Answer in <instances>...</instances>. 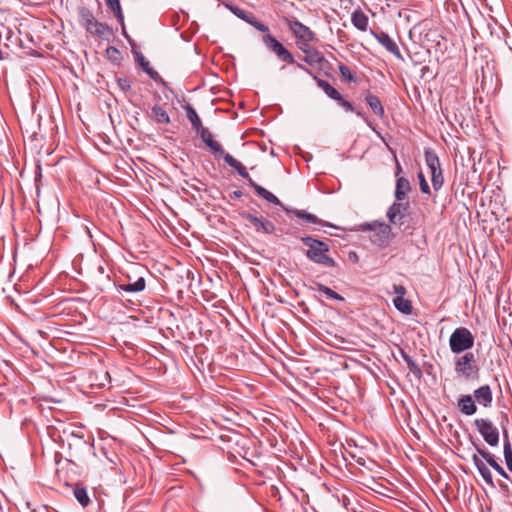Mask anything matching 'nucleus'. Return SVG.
Listing matches in <instances>:
<instances>
[{
    "instance_id": "412c9836",
    "label": "nucleus",
    "mask_w": 512,
    "mask_h": 512,
    "mask_svg": "<svg viewBox=\"0 0 512 512\" xmlns=\"http://www.w3.org/2000/svg\"><path fill=\"white\" fill-rule=\"evenodd\" d=\"M146 281L144 277H139L134 283L119 284L118 288L128 293L140 292L145 289Z\"/></svg>"
},
{
    "instance_id": "8fccbe9b",
    "label": "nucleus",
    "mask_w": 512,
    "mask_h": 512,
    "mask_svg": "<svg viewBox=\"0 0 512 512\" xmlns=\"http://www.w3.org/2000/svg\"><path fill=\"white\" fill-rule=\"evenodd\" d=\"M494 470L497 471L502 477L508 478V475L506 474L504 469L500 466V464Z\"/></svg>"
},
{
    "instance_id": "39448f33",
    "label": "nucleus",
    "mask_w": 512,
    "mask_h": 512,
    "mask_svg": "<svg viewBox=\"0 0 512 512\" xmlns=\"http://www.w3.org/2000/svg\"><path fill=\"white\" fill-rule=\"evenodd\" d=\"M474 425L478 432L481 434L485 442L492 446L499 444V430L489 419L477 418L474 420Z\"/></svg>"
},
{
    "instance_id": "f03ea898",
    "label": "nucleus",
    "mask_w": 512,
    "mask_h": 512,
    "mask_svg": "<svg viewBox=\"0 0 512 512\" xmlns=\"http://www.w3.org/2000/svg\"><path fill=\"white\" fill-rule=\"evenodd\" d=\"M224 161L232 168H234L237 173L244 179L247 180L248 184L254 189V191L256 192V194L265 199L266 201H268L269 203H273L275 205H280L282 206V203L281 201L273 194L271 193L270 191H268L267 189H265L264 187L260 186L259 184H257L249 175V173L247 172L245 166L240 163L239 161H237L232 155L230 154H226L225 157H224Z\"/></svg>"
},
{
    "instance_id": "bb28decb",
    "label": "nucleus",
    "mask_w": 512,
    "mask_h": 512,
    "mask_svg": "<svg viewBox=\"0 0 512 512\" xmlns=\"http://www.w3.org/2000/svg\"><path fill=\"white\" fill-rule=\"evenodd\" d=\"M504 439H505L504 447H503L504 459H505L507 468L510 471H512V448H511L510 441L508 439V433H507L506 429L504 430Z\"/></svg>"
},
{
    "instance_id": "a19ab883",
    "label": "nucleus",
    "mask_w": 512,
    "mask_h": 512,
    "mask_svg": "<svg viewBox=\"0 0 512 512\" xmlns=\"http://www.w3.org/2000/svg\"><path fill=\"white\" fill-rule=\"evenodd\" d=\"M252 26L258 31L263 32L264 34L269 33V27L264 23L258 21L257 19L254 20Z\"/></svg>"
},
{
    "instance_id": "c85d7f7f",
    "label": "nucleus",
    "mask_w": 512,
    "mask_h": 512,
    "mask_svg": "<svg viewBox=\"0 0 512 512\" xmlns=\"http://www.w3.org/2000/svg\"><path fill=\"white\" fill-rule=\"evenodd\" d=\"M393 304L397 310L404 314H410L412 312V304L409 300L403 297H395L393 299Z\"/></svg>"
},
{
    "instance_id": "a211bd4d",
    "label": "nucleus",
    "mask_w": 512,
    "mask_h": 512,
    "mask_svg": "<svg viewBox=\"0 0 512 512\" xmlns=\"http://www.w3.org/2000/svg\"><path fill=\"white\" fill-rule=\"evenodd\" d=\"M313 78L318 87H320L329 98L339 100L341 94L329 82L318 78L316 75H313Z\"/></svg>"
},
{
    "instance_id": "f257e3e1",
    "label": "nucleus",
    "mask_w": 512,
    "mask_h": 512,
    "mask_svg": "<svg viewBox=\"0 0 512 512\" xmlns=\"http://www.w3.org/2000/svg\"><path fill=\"white\" fill-rule=\"evenodd\" d=\"M301 241L308 247L305 255L308 259L324 267H335L336 262L328 255L329 245L311 236L302 237Z\"/></svg>"
},
{
    "instance_id": "2eb2a0df",
    "label": "nucleus",
    "mask_w": 512,
    "mask_h": 512,
    "mask_svg": "<svg viewBox=\"0 0 512 512\" xmlns=\"http://www.w3.org/2000/svg\"><path fill=\"white\" fill-rule=\"evenodd\" d=\"M472 461H473L475 467L477 468L479 474L484 479V481L487 484L493 486L492 473L489 470V468L487 467V465L480 459V457L477 454H474L472 456Z\"/></svg>"
},
{
    "instance_id": "ea45409f",
    "label": "nucleus",
    "mask_w": 512,
    "mask_h": 512,
    "mask_svg": "<svg viewBox=\"0 0 512 512\" xmlns=\"http://www.w3.org/2000/svg\"><path fill=\"white\" fill-rule=\"evenodd\" d=\"M341 107H343L346 111L354 112V106L347 100H345L342 95H340L339 100H335Z\"/></svg>"
},
{
    "instance_id": "7c9ffc66",
    "label": "nucleus",
    "mask_w": 512,
    "mask_h": 512,
    "mask_svg": "<svg viewBox=\"0 0 512 512\" xmlns=\"http://www.w3.org/2000/svg\"><path fill=\"white\" fill-rule=\"evenodd\" d=\"M106 5L109 9H111L117 18V20L123 25L124 23V16L122 13L121 5L119 0H105Z\"/></svg>"
},
{
    "instance_id": "aec40b11",
    "label": "nucleus",
    "mask_w": 512,
    "mask_h": 512,
    "mask_svg": "<svg viewBox=\"0 0 512 512\" xmlns=\"http://www.w3.org/2000/svg\"><path fill=\"white\" fill-rule=\"evenodd\" d=\"M368 17L360 10H355L351 16V22L360 31H366L368 27Z\"/></svg>"
},
{
    "instance_id": "09e8293b",
    "label": "nucleus",
    "mask_w": 512,
    "mask_h": 512,
    "mask_svg": "<svg viewBox=\"0 0 512 512\" xmlns=\"http://www.w3.org/2000/svg\"><path fill=\"white\" fill-rule=\"evenodd\" d=\"M294 64L297 66V68H299L300 70H302V71L306 72V73H307V74H309L310 76H312V77H313V75H315V74H314L310 69H308L307 67H305L303 64L298 63V62H295Z\"/></svg>"
},
{
    "instance_id": "7ed1b4c3",
    "label": "nucleus",
    "mask_w": 512,
    "mask_h": 512,
    "mask_svg": "<svg viewBox=\"0 0 512 512\" xmlns=\"http://www.w3.org/2000/svg\"><path fill=\"white\" fill-rule=\"evenodd\" d=\"M455 372L465 380H479L480 368L476 357L472 352H466L464 355L455 359Z\"/></svg>"
},
{
    "instance_id": "6e6552de",
    "label": "nucleus",
    "mask_w": 512,
    "mask_h": 512,
    "mask_svg": "<svg viewBox=\"0 0 512 512\" xmlns=\"http://www.w3.org/2000/svg\"><path fill=\"white\" fill-rule=\"evenodd\" d=\"M363 229H368V230H376L377 229V233L375 234L376 238L373 241L381 247L387 246L391 240V237H392L391 228L387 224H384V223L365 224V225H363Z\"/></svg>"
},
{
    "instance_id": "de8ad7c7",
    "label": "nucleus",
    "mask_w": 512,
    "mask_h": 512,
    "mask_svg": "<svg viewBox=\"0 0 512 512\" xmlns=\"http://www.w3.org/2000/svg\"><path fill=\"white\" fill-rule=\"evenodd\" d=\"M255 19H256L255 16L250 12H247L245 14L244 18H242V20L249 23L250 25H252V23L254 22Z\"/></svg>"
},
{
    "instance_id": "9d476101",
    "label": "nucleus",
    "mask_w": 512,
    "mask_h": 512,
    "mask_svg": "<svg viewBox=\"0 0 512 512\" xmlns=\"http://www.w3.org/2000/svg\"><path fill=\"white\" fill-rule=\"evenodd\" d=\"M243 218L246 219L257 232L271 234L275 231V225L263 217H257L250 213H244Z\"/></svg>"
},
{
    "instance_id": "f8f14e48",
    "label": "nucleus",
    "mask_w": 512,
    "mask_h": 512,
    "mask_svg": "<svg viewBox=\"0 0 512 512\" xmlns=\"http://www.w3.org/2000/svg\"><path fill=\"white\" fill-rule=\"evenodd\" d=\"M473 396L475 400L483 407H491L493 401V393L489 385H483L474 390Z\"/></svg>"
},
{
    "instance_id": "9b49d317",
    "label": "nucleus",
    "mask_w": 512,
    "mask_h": 512,
    "mask_svg": "<svg viewBox=\"0 0 512 512\" xmlns=\"http://www.w3.org/2000/svg\"><path fill=\"white\" fill-rule=\"evenodd\" d=\"M202 141L213 151V153L218 154L225 157L227 153H225L222 146L213 139L212 133L205 127H202L197 131Z\"/></svg>"
},
{
    "instance_id": "f3484780",
    "label": "nucleus",
    "mask_w": 512,
    "mask_h": 512,
    "mask_svg": "<svg viewBox=\"0 0 512 512\" xmlns=\"http://www.w3.org/2000/svg\"><path fill=\"white\" fill-rule=\"evenodd\" d=\"M365 102L376 116L380 118L384 116L385 111L383 105L377 96L367 93L365 96Z\"/></svg>"
},
{
    "instance_id": "dca6fc26",
    "label": "nucleus",
    "mask_w": 512,
    "mask_h": 512,
    "mask_svg": "<svg viewBox=\"0 0 512 512\" xmlns=\"http://www.w3.org/2000/svg\"><path fill=\"white\" fill-rule=\"evenodd\" d=\"M411 186L408 179L405 177H398L396 180L395 187V198L397 201H403L406 198L407 193L410 191Z\"/></svg>"
},
{
    "instance_id": "4c0bfd02",
    "label": "nucleus",
    "mask_w": 512,
    "mask_h": 512,
    "mask_svg": "<svg viewBox=\"0 0 512 512\" xmlns=\"http://www.w3.org/2000/svg\"><path fill=\"white\" fill-rule=\"evenodd\" d=\"M145 72L149 75V77L157 83L165 84L163 78L159 75L157 71H155L152 67H145Z\"/></svg>"
},
{
    "instance_id": "a18cd8bd",
    "label": "nucleus",
    "mask_w": 512,
    "mask_h": 512,
    "mask_svg": "<svg viewBox=\"0 0 512 512\" xmlns=\"http://www.w3.org/2000/svg\"><path fill=\"white\" fill-rule=\"evenodd\" d=\"M138 64L142 67V69L145 71V67H150L149 62L145 59V57L140 54L137 57Z\"/></svg>"
},
{
    "instance_id": "393cba45",
    "label": "nucleus",
    "mask_w": 512,
    "mask_h": 512,
    "mask_svg": "<svg viewBox=\"0 0 512 512\" xmlns=\"http://www.w3.org/2000/svg\"><path fill=\"white\" fill-rule=\"evenodd\" d=\"M273 53L283 62L288 64L295 63L294 56L289 52L282 43H279Z\"/></svg>"
},
{
    "instance_id": "3c124183",
    "label": "nucleus",
    "mask_w": 512,
    "mask_h": 512,
    "mask_svg": "<svg viewBox=\"0 0 512 512\" xmlns=\"http://www.w3.org/2000/svg\"><path fill=\"white\" fill-rule=\"evenodd\" d=\"M402 172V167L398 160L396 159V167H395V175L398 177L399 174Z\"/></svg>"
},
{
    "instance_id": "1a4fd4ad",
    "label": "nucleus",
    "mask_w": 512,
    "mask_h": 512,
    "mask_svg": "<svg viewBox=\"0 0 512 512\" xmlns=\"http://www.w3.org/2000/svg\"><path fill=\"white\" fill-rule=\"evenodd\" d=\"M408 209V204L395 202L393 203L388 211L387 217L389 221L396 226H402L404 224V219L406 217V212Z\"/></svg>"
},
{
    "instance_id": "0eeeda50",
    "label": "nucleus",
    "mask_w": 512,
    "mask_h": 512,
    "mask_svg": "<svg viewBox=\"0 0 512 512\" xmlns=\"http://www.w3.org/2000/svg\"><path fill=\"white\" fill-rule=\"evenodd\" d=\"M286 24L297 41H314L315 33L297 19H288Z\"/></svg>"
},
{
    "instance_id": "37998d69",
    "label": "nucleus",
    "mask_w": 512,
    "mask_h": 512,
    "mask_svg": "<svg viewBox=\"0 0 512 512\" xmlns=\"http://www.w3.org/2000/svg\"><path fill=\"white\" fill-rule=\"evenodd\" d=\"M229 8L231 12L240 19L244 18L245 14L247 13V11L236 6H230Z\"/></svg>"
},
{
    "instance_id": "5fc2aeb1",
    "label": "nucleus",
    "mask_w": 512,
    "mask_h": 512,
    "mask_svg": "<svg viewBox=\"0 0 512 512\" xmlns=\"http://www.w3.org/2000/svg\"><path fill=\"white\" fill-rule=\"evenodd\" d=\"M110 51L113 52V53H118V50L116 48H113V47H110V48L107 49V53H110Z\"/></svg>"
},
{
    "instance_id": "864d4df0",
    "label": "nucleus",
    "mask_w": 512,
    "mask_h": 512,
    "mask_svg": "<svg viewBox=\"0 0 512 512\" xmlns=\"http://www.w3.org/2000/svg\"><path fill=\"white\" fill-rule=\"evenodd\" d=\"M355 112H356V114H357L359 117H361V118H363L365 121H367V118L365 117V115H364L361 111H359V110H355Z\"/></svg>"
},
{
    "instance_id": "5701e85b",
    "label": "nucleus",
    "mask_w": 512,
    "mask_h": 512,
    "mask_svg": "<svg viewBox=\"0 0 512 512\" xmlns=\"http://www.w3.org/2000/svg\"><path fill=\"white\" fill-rule=\"evenodd\" d=\"M424 156L425 162L430 170V173L433 172L434 170L441 168L439 157L433 150L426 149Z\"/></svg>"
},
{
    "instance_id": "2f4dec72",
    "label": "nucleus",
    "mask_w": 512,
    "mask_h": 512,
    "mask_svg": "<svg viewBox=\"0 0 512 512\" xmlns=\"http://www.w3.org/2000/svg\"><path fill=\"white\" fill-rule=\"evenodd\" d=\"M431 182H432V187L435 191H438L442 188L443 183H444V178H443V173H442L441 168L431 172Z\"/></svg>"
},
{
    "instance_id": "f704fd0d",
    "label": "nucleus",
    "mask_w": 512,
    "mask_h": 512,
    "mask_svg": "<svg viewBox=\"0 0 512 512\" xmlns=\"http://www.w3.org/2000/svg\"><path fill=\"white\" fill-rule=\"evenodd\" d=\"M339 72L341 74V76L346 79L348 82H355L356 81V78L354 76V74L352 73V71L350 70V68L344 64H340L339 65Z\"/></svg>"
},
{
    "instance_id": "4be33fe9",
    "label": "nucleus",
    "mask_w": 512,
    "mask_h": 512,
    "mask_svg": "<svg viewBox=\"0 0 512 512\" xmlns=\"http://www.w3.org/2000/svg\"><path fill=\"white\" fill-rule=\"evenodd\" d=\"M151 116L157 123H160V124H169L170 123V117H169L167 111L159 105H155L152 107Z\"/></svg>"
},
{
    "instance_id": "ddd939ff",
    "label": "nucleus",
    "mask_w": 512,
    "mask_h": 512,
    "mask_svg": "<svg viewBox=\"0 0 512 512\" xmlns=\"http://www.w3.org/2000/svg\"><path fill=\"white\" fill-rule=\"evenodd\" d=\"M375 38L380 44H382L390 53L395 55L397 58H401V52L393 39L385 32L373 33Z\"/></svg>"
},
{
    "instance_id": "6ab92c4d",
    "label": "nucleus",
    "mask_w": 512,
    "mask_h": 512,
    "mask_svg": "<svg viewBox=\"0 0 512 512\" xmlns=\"http://www.w3.org/2000/svg\"><path fill=\"white\" fill-rule=\"evenodd\" d=\"M287 211L290 212V210H287ZM291 212L297 218L303 219L308 223L318 224V225H322V226H330L329 224L325 223L323 220L319 219L316 215L308 213L305 210L293 209V210H291Z\"/></svg>"
},
{
    "instance_id": "c03bdc74",
    "label": "nucleus",
    "mask_w": 512,
    "mask_h": 512,
    "mask_svg": "<svg viewBox=\"0 0 512 512\" xmlns=\"http://www.w3.org/2000/svg\"><path fill=\"white\" fill-rule=\"evenodd\" d=\"M393 292L396 294V297H403L406 294V289L402 285H393Z\"/></svg>"
},
{
    "instance_id": "a878e982",
    "label": "nucleus",
    "mask_w": 512,
    "mask_h": 512,
    "mask_svg": "<svg viewBox=\"0 0 512 512\" xmlns=\"http://www.w3.org/2000/svg\"><path fill=\"white\" fill-rule=\"evenodd\" d=\"M184 109L186 111L187 118L191 122L192 127L196 131L200 130L203 126L196 110L191 105L184 106Z\"/></svg>"
},
{
    "instance_id": "423d86ee",
    "label": "nucleus",
    "mask_w": 512,
    "mask_h": 512,
    "mask_svg": "<svg viewBox=\"0 0 512 512\" xmlns=\"http://www.w3.org/2000/svg\"><path fill=\"white\" fill-rule=\"evenodd\" d=\"M81 21L86 31L91 34L103 37L112 32L108 25L98 22L88 9L81 10Z\"/></svg>"
},
{
    "instance_id": "c756f323",
    "label": "nucleus",
    "mask_w": 512,
    "mask_h": 512,
    "mask_svg": "<svg viewBox=\"0 0 512 512\" xmlns=\"http://www.w3.org/2000/svg\"><path fill=\"white\" fill-rule=\"evenodd\" d=\"M474 447L477 453L493 468L495 469L499 463L496 461L494 455L487 451L485 448H482L479 445L474 444Z\"/></svg>"
},
{
    "instance_id": "49530a36",
    "label": "nucleus",
    "mask_w": 512,
    "mask_h": 512,
    "mask_svg": "<svg viewBox=\"0 0 512 512\" xmlns=\"http://www.w3.org/2000/svg\"><path fill=\"white\" fill-rule=\"evenodd\" d=\"M255 19H256L255 16L250 12H247L245 14L244 18H242V20L249 23L250 25H252V23L254 22Z\"/></svg>"
},
{
    "instance_id": "79ce46f5",
    "label": "nucleus",
    "mask_w": 512,
    "mask_h": 512,
    "mask_svg": "<svg viewBox=\"0 0 512 512\" xmlns=\"http://www.w3.org/2000/svg\"><path fill=\"white\" fill-rule=\"evenodd\" d=\"M309 42L310 41H297V46L298 48L306 55L307 54V51H310L311 49H313V47H311L309 45Z\"/></svg>"
},
{
    "instance_id": "72a5a7b5",
    "label": "nucleus",
    "mask_w": 512,
    "mask_h": 512,
    "mask_svg": "<svg viewBox=\"0 0 512 512\" xmlns=\"http://www.w3.org/2000/svg\"><path fill=\"white\" fill-rule=\"evenodd\" d=\"M262 42L266 46V48L273 52L277 45L280 43L272 34L266 33L262 37Z\"/></svg>"
},
{
    "instance_id": "e433bc0d",
    "label": "nucleus",
    "mask_w": 512,
    "mask_h": 512,
    "mask_svg": "<svg viewBox=\"0 0 512 512\" xmlns=\"http://www.w3.org/2000/svg\"><path fill=\"white\" fill-rule=\"evenodd\" d=\"M418 179H419V184H420V190L422 193L424 194H430L431 191H430V187L425 179V176L422 172H419L418 173Z\"/></svg>"
},
{
    "instance_id": "20e7f679",
    "label": "nucleus",
    "mask_w": 512,
    "mask_h": 512,
    "mask_svg": "<svg viewBox=\"0 0 512 512\" xmlns=\"http://www.w3.org/2000/svg\"><path fill=\"white\" fill-rule=\"evenodd\" d=\"M474 345V336L465 327L456 328L449 338V346L454 354L470 350Z\"/></svg>"
},
{
    "instance_id": "b1692460",
    "label": "nucleus",
    "mask_w": 512,
    "mask_h": 512,
    "mask_svg": "<svg viewBox=\"0 0 512 512\" xmlns=\"http://www.w3.org/2000/svg\"><path fill=\"white\" fill-rule=\"evenodd\" d=\"M303 60L310 66H316L322 64L324 56L317 49L313 48L310 51H307Z\"/></svg>"
},
{
    "instance_id": "c9c22d12",
    "label": "nucleus",
    "mask_w": 512,
    "mask_h": 512,
    "mask_svg": "<svg viewBox=\"0 0 512 512\" xmlns=\"http://www.w3.org/2000/svg\"><path fill=\"white\" fill-rule=\"evenodd\" d=\"M405 363L407 364L408 369L417 377L420 378L422 376V371L418 364L412 359L410 356L406 359Z\"/></svg>"
},
{
    "instance_id": "473e14b6",
    "label": "nucleus",
    "mask_w": 512,
    "mask_h": 512,
    "mask_svg": "<svg viewBox=\"0 0 512 512\" xmlns=\"http://www.w3.org/2000/svg\"><path fill=\"white\" fill-rule=\"evenodd\" d=\"M316 287H317V290L324 293L327 298L329 299H332V300H336V301H343L344 298L339 295L337 292L333 291L332 289H330L329 287L321 284V283H316Z\"/></svg>"
},
{
    "instance_id": "cd10ccee",
    "label": "nucleus",
    "mask_w": 512,
    "mask_h": 512,
    "mask_svg": "<svg viewBox=\"0 0 512 512\" xmlns=\"http://www.w3.org/2000/svg\"><path fill=\"white\" fill-rule=\"evenodd\" d=\"M74 496L77 499V501L83 506L86 507L89 502L90 498L87 493V489L81 485H76L73 490Z\"/></svg>"
},
{
    "instance_id": "4468645a",
    "label": "nucleus",
    "mask_w": 512,
    "mask_h": 512,
    "mask_svg": "<svg viewBox=\"0 0 512 512\" xmlns=\"http://www.w3.org/2000/svg\"><path fill=\"white\" fill-rule=\"evenodd\" d=\"M458 409L464 415L471 416L476 413L477 407L471 395H462L458 400Z\"/></svg>"
},
{
    "instance_id": "58836bf2",
    "label": "nucleus",
    "mask_w": 512,
    "mask_h": 512,
    "mask_svg": "<svg viewBox=\"0 0 512 512\" xmlns=\"http://www.w3.org/2000/svg\"><path fill=\"white\" fill-rule=\"evenodd\" d=\"M117 85L123 92H127L131 89V81L126 77L118 78Z\"/></svg>"
},
{
    "instance_id": "603ef678",
    "label": "nucleus",
    "mask_w": 512,
    "mask_h": 512,
    "mask_svg": "<svg viewBox=\"0 0 512 512\" xmlns=\"http://www.w3.org/2000/svg\"><path fill=\"white\" fill-rule=\"evenodd\" d=\"M400 354L403 358L404 361H406V359H408L410 357V355H408L404 350H400Z\"/></svg>"
}]
</instances>
